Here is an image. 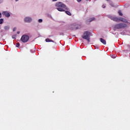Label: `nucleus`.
I'll use <instances>...</instances> for the list:
<instances>
[{"label":"nucleus","mask_w":130,"mask_h":130,"mask_svg":"<svg viewBox=\"0 0 130 130\" xmlns=\"http://www.w3.org/2000/svg\"><path fill=\"white\" fill-rule=\"evenodd\" d=\"M38 22L39 23H42V19H40L38 20Z\"/></svg>","instance_id":"obj_18"},{"label":"nucleus","mask_w":130,"mask_h":130,"mask_svg":"<svg viewBox=\"0 0 130 130\" xmlns=\"http://www.w3.org/2000/svg\"><path fill=\"white\" fill-rule=\"evenodd\" d=\"M57 0H52V2H56Z\"/></svg>","instance_id":"obj_24"},{"label":"nucleus","mask_w":130,"mask_h":130,"mask_svg":"<svg viewBox=\"0 0 130 130\" xmlns=\"http://www.w3.org/2000/svg\"><path fill=\"white\" fill-rule=\"evenodd\" d=\"M101 40V42H102V43H103L104 44V45H106V41H105V40L101 38L100 39Z\"/></svg>","instance_id":"obj_10"},{"label":"nucleus","mask_w":130,"mask_h":130,"mask_svg":"<svg viewBox=\"0 0 130 130\" xmlns=\"http://www.w3.org/2000/svg\"><path fill=\"white\" fill-rule=\"evenodd\" d=\"M20 40L23 43H26V42H28L29 41V37L28 35H24L21 37Z\"/></svg>","instance_id":"obj_5"},{"label":"nucleus","mask_w":130,"mask_h":130,"mask_svg":"<svg viewBox=\"0 0 130 130\" xmlns=\"http://www.w3.org/2000/svg\"><path fill=\"white\" fill-rule=\"evenodd\" d=\"M95 20V17H92L91 18H90L88 21L89 23H91V22H92V21H94Z\"/></svg>","instance_id":"obj_12"},{"label":"nucleus","mask_w":130,"mask_h":130,"mask_svg":"<svg viewBox=\"0 0 130 130\" xmlns=\"http://www.w3.org/2000/svg\"><path fill=\"white\" fill-rule=\"evenodd\" d=\"M5 30H9L10 29V27L9 26H6L4 27Z\"/></svg>","instance_id":"obj_14"},{"label":"nucleus","mask_w":130,"mask_h":130,"mask_svg":"<svg viewBox=\"0 0 130 130\" xmlns=\"http://www.w3.org/2000/svg\"><path fill=\"white\" fill-rule=\"evenodd\" d=\"M107 1V2H109V0H106Z\"/></svg>","instance_id":"obj_27"},{"label":"nucleus","mask_w":130,"mask_h":130,"mask_svg":"<svg viewBox=\"0 0 130 130\" xmlns=\"http://www.w3.org/2000/svg\"><path fill=\"white\" fill-rule=\"evenodd\" d=\"M111 57H112L113 58H115V56L112 55V56H111Z\"/></svg>","instance_id":"obj_21"},{"label":"nucleus","mask_w":130,"mask_h":130,"mask_svg":"<svg viewBox=\"0 0 130 130\" xmlns=\"http://www.w3.org/2000/svg\"><path fill=\"white\" fill-rule=\"evenodd\" d=\"M20 47V43H17L16 44V47Z\"/></svg>","instance_id":"obj_17"},{"label":"nucleus","mask_w":130,"mask_h":130,"mask_svg":"<svg viewBox=\"0 0 130 130\" xmlns=\"http://www.w3.org/2000/svg\"><path fill=\"white\" fill-rule=\"evenodd\" d=\"M80 27H81L80 25H79L76 23H74V24H71L70 25H69V29L70 30H78V29H79Z\"/></svg>","instance_id":"obj_3"},{"label":"nucleus","mask_w":130,"mask_h":130,"mask_svg":"<svg viewBox=\"0 0 130 130\" xmlns=\"http://www.w3.org/2000/svg\"><path fill=\"white\" fill-rule=\"evenodd\" d=\"M46 42H53V43H54V41H53L52 40H50L49 39H46Z\"/></svg>","instance_id":"obj_11"},{"label":"nucleus","mask_w":130,"mask_h":130,"mask_svg":"<svg viewBox=\"0 0 130 130\" xmlns=\"http://www.w3.org/2000/svg\"><path fill=\"white\" fill-rule=\"evenodd\" d=\"M77 1L78 3H80V2L82 1V0H77Z\"/></svg>","instance_id":"obj_20"},{"label":"nucleus","mask_w":130,"mask_h":130,"mask_svg":"<svg viewBox=\"0 0 130 130\" xmlns=\"http://www.w3.org/2000/svg\"><path fill=\"white\" fill-rule=\"evenodd\" d=\"M91 34V32L88 31H86L84 32L82 38L83 39H85V40H87L88 42H90V35Z\"/></svg>","instance_id":"obj_2"},{"label":"nucleus","mask_w":130,"mask_h":130,"mask_svg":"<svg viewBox=\"0 0 130 130\" xmlns=\"http://www.w3.org/2000/svg\"><path fill=\"white\" fill-rule=\"evenodd\" d=\"M0 18H2V13L0 12Z\"/></svg>","instance_id":"obj_22"},{"label":"nucleus","mask_w":130,"mask_h":130,"mask_svg":"<svg viewBox=\"0 0 130 130\" xmlns=\"http://www.w3.org/2000/svg\"><path fill=\"white\" fill-rule=\"evenodd\" d=\"M66 13L69 16H72V14L71 13V12H70V11H66Z\"/></svg>","instance_id":"obj_13"},{"label":"nucleus","mask_w":130,"mask_h":130,"mask_svg":"<svg viewBox=\"0 0 130 130\" xmlns=\"http://www.w3.org/2000/svg\"><path fill=\"white\" fill-rule=\"evenodd\" d=\"M16 30H17V28L14 27V28H13V31H16Z\"/></svg>","instance_id":"obj_19"},{"label":"nucleus","mask_w":130,"mask_h":130,"mask_svg":"<svg viewBox=\"0 0 130 130\" xmlns=\"http://www.w3.org/2000/svg\"><path fill=\"white\" fill-rule=\"evenodd\" d=\"M118 14L119 16H122V13H121V11L120 10L118 11Z\"/></svg>","instance_id":"obj_15"},{"label":"nucleus","mask_w":130,"mask_h":130,"mask_svg":"<svg viewBox=\"0 0 130 130\" xmlns=\"http://www.w3.org/2000/svg\"><path fill=\"white\" fill-rule=\"evenodd\" d=\"M17 34H20V31H17Z\"/></svg>","instance_id":"obj_25"},{"label":"nucleus","mask_w":130,"mask_h":130,"mask_svg":"<svg viewBox=\"0 0 130 130\" xmlns=\"http://www.w3.org/2000/svg\"><path fill=\"white\" fill-rule=\"evenodd\" d=\"M18 1H19V0H15L16 2H18Z\"/></svg>","instance_id":"obj_26"},{"label":"nucleus","mask_w":130,"mask_h":130,"mask_svg":"<svg viewBox=\"0 0 130 130\" xmlns=\"http://www.w3.org/2000/svg\"><path fill=\"white\" fill-rule=\"evenodd\" d=\"M127 25L125 23H119L114 26V29H122V28L126 27Z\"/></svg>","instance_id":"obj_4"},{"label":"nucleus","mask_w":130,"mask_h":130,"mask_svg":"<svg viewBox=\"0 0 130 130\" xmlns=\"http://www.w3.org/2000/svg\"><path fill=\"white\" fill-rule=\"evenodd\" d=\"M24 20L25 23H30L32 21V18L31 17H26L24 18Z\"/></svg>","instance_id":"obj_6"},{"label":"nucleus","mask_w":130,"mask_h":130,"mask_svg":"<svg viewBox=\"0 0 130 130\" xmlns=\"http://www.w3.org/2000/svg\"><path fill=\"white\" fill-rule=\"evenodd\" d=\"M119 21H121V22H123L124 23H126V22H127V21H126V19L121 17L119 18Z\"/></svg>","instance_id":"obj_9"},{"label":"nucleus","mask_w":130,"mask_h":130,"mask_svg":"<svg viewBox=\"0 0 130 130\" xmlns=\"http://www.w3.org/2000/svg\"><path fill=\"white\" fill-rule=\"evenodd\" d=\"M3 22H4V19H0V24H3Z\"/></svg>","instance_id":"obj_16"},{"label":"nucleus","mask_w":130,"mask_h":130,"mask_svg":"<svg viewBox=\"0 0 130 130\" xmlns=\"http://www.w3.org/2000/svg\"><path fill=\"white\" fill-rule=\"evenodd\" d=\"M2 15L3 16H6L7 18H9L11 16V14H10V13H9L7 11H4L2 13Z\"/></svg>","instance_id":"obj_7"},{"label":"nucleus","mask_w":130,"mask_h":130,"mask_svg":"<svg viewBox=\"0 0 130 130\" xmlns=\"http://www.w3.org/2000/svg\"><path fill=\"white\" fill-rule=\"evenodd\" d=\"M111 20H113V21H115V22H118L119 21V18L117 17H111Z\"/></svg>","instance_id":"obj_8"},{"label":"nucleus","mask_w":130,"mask_h":130,"mask_svg":"<svg viewBox=\"0 0 130 130\" xmlns=\"http://www.w3.org/2000/svg\"><path fill=\"white\" fill-rule=\"evenodd\" d=\"M55 7H56L57 10L59 12H64L65 10H69V8H67L66 5L62 2H57L55 4Z\"/></svg>","instance_id":"obj_1"},{"label":"nucleus","mask_w":130,"mask_h":130,"mask_svg":"<svg viewBox=\"0 0 130 130\" xmlns=\"http://www.w3.org/2000/svg\"><path fill=\"white\" fill-rule=\"evenodd\" d=\"M102 8H105V6H104V5H103V6H102Z\"/></svg>","instance_id":"obj_23"}]
</instances>
